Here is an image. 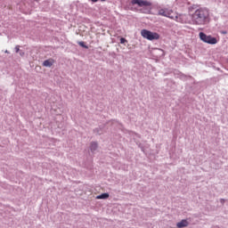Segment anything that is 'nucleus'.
<instances>
[{
	"instance_id": "39448f33",
	"label": "nucleus",
	"mask_w": 228,
	"mask_h": 228,
	"mask_svg": "<svg viewBox=\"0 0 228 228\" xmlns=\"http://www.w3.org/2000/svg\"><path fill=\"white\" fill-rule=\"evenodd\" d=\"M132 4H137L140 8L143 6H152V3L147 0H132Z\"/></svg>"
},
{
	"instance_id": "9b49d317",
	"label": "nucleus",
	"mask_w": 228,
	"mask_h": 228,
	"mask_svg": "<svg viewBox=\"0 0 228 228\" xmlns=\"http://www.w3.org/2000/svg\"><path fill=\"white\" fill-rule=\"evenodd\" d=\"M126 42H127V40L124 37L120 38V44H126Z\"/></svg>"
},
{
	"instance_id": "423d86ee",
	"label": "nucleus",
	"mask_w": 228,
	"mask_h": 228,
	"mask_svg": "<svg viewBox=\"0 0 228 228\" xmlns=\"http://www.w3.org/2000/svg\"><path fill=\"white\" fill-rule=\"evenodd\" d=\"M188 225H190V223L186 219H183L182 221L176 224L177 228L188 227Z\"/></svg>"
},
{
	"instance_id": "f8f14e48",
	"label": "nucleus",
	"mask_w": 228,
	"mask_h": 228,
	"mask_svg": "<svg viewBox=\"0 0 228 228\" xmlns=\"http://www.w3.org/2000/svg\"><path fill=\"white\" fill-rule=\"evenodd\" d=\"M15 51H16V53H19V51H20V46L16 45L15 46Z\"/></svg>"
},
{
	"instance_id": "ddd939ff",
	"label": "nucleus",
	"mask_w": 228,
	"mask_h": 228,
	"mask_svg": "<svg viewBox=\"0 0 228 228\" xmlns=\"http://www.w3.org/2000/svg\"><path fill=\"white\" fill-rule=\"evenodd\" d=\"M221 202L224 203V202H225V200H221Z\"/></svg>"
},
{
	"instance_id": "f03ea898",
	"label": "nucleus",
	"mask_w": 228,
	"mask_h": 228,
	"mask_svg": "<svg viewBox=\"0 0 228 228\" xmlns=\"http://www.w3.org/2000/svg\"><path fill=\"white\" fill-rule=\"evenodd\" d=\"M173 13L174 11L172 9L162 8L159 10L158 15H161L162 17H167L168 19H172L173 20H175L176 22H181L182 24H184V22H186L184 20V19H186V15L172 16Z\"/></svg>"
},
{
	"instance_id": "f257e3e1",
	"label": "nucleus",
	"mask_w": 228,
	"mask_h": 228,
	"mask_svg": "<svg viewBox=\"0 0 228 228\" xmlns=\"http://www.w3.org/2000/svg\"><path fill=\"white\" fill-rule=\"evenodd\" d=\"M191 22L194 26H206L209 24V12L204 8H200L191 15Z\"/></svg>"
},
{
	"instance_id": "9d476101",
	"label": "nucleus",
	"mask_w": 228,
	"mask_h": 228,
	"mask_svg": "<svg viewBox=\"0 0 228 228\" xmlns=\"http://www.w3.org/2000/svg\"><path fill=\"white\" fill-rule=\"evenodd\" d=\"M78 45H80V47H84V49H88V46H86L85 45V42H83V41L78 42Z\"/></svg>"
},
{
	"instance_id": "1a4fd4ad",
	"label": "nucleus",
	"mask_w": 228,
	"mask_h": 228,
	"mask_svg": "<svg viewBox=\"0 0 228 228\" xmlns=\"http://www.w3.org/2000/svg\"><path fill=\"white\" fill-rule=\"evenodd\" d=\"M96 150H97V142H92L91 151H96Z\"/></svg>"
},
{
	"instance_id": "20e7f679",
	"label": "nucleus",
	"mask_w": 228,
	"mask_h": 228,
	"mask_svg": "<svg viewBox=\"0 0 228 228\" xmlns=\"http://www.w3.org/2000/svg\"><path fill=\"white\" fill-rule=\"evenodd\" d=\"M141 35L142 38H146V40H159V34H158V32L142 29Z\"/></svg>"
},
{
	"instance_id": "6e6552de",
	"label": "nucleus",
	"mask_w": 228,
	"mask_h": 228,
	"mask_svg": "<svg viewBox=\"0 0 228 228\" xmlns=\"http://www.w3.org/2000/svg\"><path fill=\"white\" fill-rule=\"evenodd\" d=\"M96 199L98 200H104V199H110V194L105 192V193L96 196Z\"/></svg>"
},
{
	"instance_id": "0eeeda50",
	"label": "nucleus",
	"mask_w": 228,
	"mask_h": 228,
	"mask_svg": "<svg viewBox=\"0 0 228 228\" xmlns=\"http://www.w3.org/2000/svg\"><path fill=\"white\" fill-rule=\"evenodd\" d=\"M54 65L53 59H48L43 62V67H53Z\"/></svg>"
},
{
	"instance_id": "7ed1b4c3",
	"label": "nucleus",
	"mask_w": 228,
	"mask_h": 228,
	"mask_svg": "<svg viewBox=\"0 0 228 228\" xmlns=\"http://www.w3.org/2000/svg\"><path fill=\"white\" fill-rule=\"evenodd\" d=\"M199 36L200 40H201V42H204L205 44H209L210 45H215L216 44H218V39H216V37L208 36L204 32H200Z\"/></svg>"
}]
</instances>
